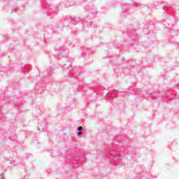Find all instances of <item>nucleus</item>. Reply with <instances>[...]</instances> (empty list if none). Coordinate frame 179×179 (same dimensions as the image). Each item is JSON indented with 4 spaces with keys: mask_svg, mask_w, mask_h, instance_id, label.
Returning <instances> with one entry per match:
<instances>
[{
    "mask_svg": "<svg viewBox=\"0 0 179 179\" xmlns=\"http://www.w3.org/2000/svg\"><path fill=\"white\" fill-rule=\"evenodd\" d=\"M123 150L117 151L115 149H112L108 151L106 157L109 161L110 164L113 166H118V162L121 161L122 159Z\"/></svg>",
    "mask_w": 179,
    "mask_h": 179,
    "instance_id": "nucleus-1",
    "label": "nucleus"
},
{
    "mask_svg": "<svg viewBox=\"0 0 179 179\" xmlns=\"http://www.w3.org/2000/svg\"><path fill=\"white\" fill-rule=\"evenodd\" d=\"M42 6L48 13H55V15H57L58 13V10L57 8L54 10L52 6L48 4L47 0L42 1Z\"/></svg>",
    "mask_w": 179,
    "mask_h": 179,
    "instance_id": "nucleus-2",
    "label": "nucleus"
},
{
    "mask_svg": "<svg viewBox=\"0 0 179 179\" xmlns=\"http://www.w3.org/2000/svg\"><path fill=\"white\" fill-rule=\"evenodd\" d=\"M45 79H47V76L43 77L41 79V82L38 83L36 85L35 90H37V94H41V93L45 90V89H44V87H45V85H44Z\"/></svg>",
    "mask_w": 179,
    "mask_h": 179,
    "instance_id": "nucleus-3",
    "label": "nucleus"
},
{
    "mask_svg": "<svg viewBox=\"0 0 179 179\" xmlns=\"http://www.w3.org/2000/svg\"><path fill=\"white\" fill-rule=\"evenodd\" d=\"M80 75V67L78 66H74L73 69H71L69 71V78H76Z\"/></svg>",
    "mask_w": 179,
    "mask_h": 179,
    "instance_id": "nucleus-4",
    "label": "nucleus"
},
{
    "mask_svg": "<svg viewBox=\"0 0 179 179\" xmlns=\"http://www.w3.org/2000/svg\"><path fill=\"white\" fill-rule=\"evenodd\" d=\"M59 55L57 56L54 55L52 57L53 58H57V59H60V58H64V57H68V54H69V50L65 49L64 47L60 48L59 49Z\"/></svg>",
    "mask_w": 179,
    "mask_h": 179,
    "instance_id": "nucleus-5",
    "label": "nucleus"
},
{
    "mask_svg": "<svg viewBox=\"0 0 179 179\" xmlns=\"http://www.w3.org/2000/svg\"><path fill=\"white\" fill-rule=\"evenodd\" d=\"M108 97L109 98V100H113L115 96H125V92H118L117 90H113L110 91L107 94Z\"/></svg>",
    "mask_w": 179,
    "mask_h": 179,
    "instance_id": "nucleus-6",
    "label": "nucleus"
},
{
    "mask_svg": "<svg viewBox=\"0 0 179 179\" xmlns=\"http://www.w3.org/2000/svg\"><path fill=\"white\" fill-rule=\"evenodd\" d=\"M64 22L65 23L68 22L69 23H71V24H76L80 22V18L78 17H72L71 16H67L66 20H65Z\"/></svg>",
    "mask_w": 179,
    "mask_h": 179,
    "instance_id": "nucleus-7",
    "label": "nucleus"
},
{
    "mask_svg": "<svg viewBox=\"0 0 179 179\" xmlns=\"http://www.w3.org/2000/svg\"><path fill=\"white\" fill-rule=\"evenodd\" d=\"M130 6H131L127 3H122L121 8H122V10L123 13H125V12H127V10H128V9H129Z\"/></svg>",
    "mask_w": 179,
    "mask_h": 179,
    "instance_id": "nucleus-8",
    "label": "nucleus"
},
{
    "mask_svg": "<svg viewBox=\"0 0 179 179\" xmlns=\"http://www.w3.org/2000/svg\"><path fill=\"white\" fill-rule=\"evenodd\" d=\"M21 69H22V73L24 74L29 73V71L30 70V66H23L21 68Z\"/></svg>",
    "mask_w": 179,
    "mask_h": 179,
    "instance_id": "nucleus-9",
    "label": "nucleus"
},
{
    "mask_svg": "<svg viewBox=\"0 0 179 179\" xmlns=\"http://www.w3.org/2000/svg\"><path fill=\"white\" fill-rule=\"evenodd\" d=\"M164 10H165V12H173L174 9L173 8V6L169 5L164 6Z\"/></svg>",
    "mask_w": 179,
    "mask_h": 179,
    "instance_id": "nucleus-10",
    "label": "nucleus"
},
{
    "mask_svg": "<svg viewBox=\"0 0 179 179\" xmlns=\"http://www.w3.org/2000/svg\"><path fill=\"white\" fill-rule=\"evenodd\" d=\"M46 71H47L48 76H51V75H52V73H54V69H52V67H49L46 70Z\"/></svg>",
    "mask_w": 179,
    "mask_h": 179,
    "instance_id": "nucleus-11",
    "label": "nucleus"
},
{
    "mask_svg": "<svg viewBox=\"0 0 179 179\" xmlns=\"http://www.w3.org/2000/svg\"><path fill=\"white\" fill-rule=\"evenodd\" d=\"M125 152L127 153L128 155H134V153H135V151H134V149L129 148V150L125 151Z\"/></svg>",
    "mask_w": 179,
    "mask_h": 179,
    "instance_id": "nucleus-12",
    "label": "nucleus"
},
{
    "mask_svg": "<svg viewBox=\"0 0 179 179\" xmlns=\"http://www.w3.org/2000/svg\"><path fill=\"white\" fill-rule=\"evenodd\" d=\"M69 161V163H73V164H76V163H79V161L78 159L76 160V162L73 160V158H71V157L69 158H68Z\"/></svg>",
    "mask_w": 179,
    "mask_h": 179,
    "instance_id": "nucleus-13",
    "label": "nucleus"
},
{
    "mask_svg": "<svg viewBox=\"0 0 179 179\" xmlns=\"http://www.w3.org/2000/svg\"><path fill=\"white\" fill-rule=\"evenodd\" d=\"M128 34L130 37H135V36H136V31H134L133 33H131L129 31H128Z\"/></svg>",
    "mask_w": 179,
    "mask_h": 179,
    "instance_id": "nucleus-14",
    "label": "nucleus"
},
{
    "mask_svg": "<svg viewBox=\"0 0 179 179\" xmlns=\"http://www.w3.org/2000/svg\"><path fill=\"white\" fill-rule=\"evenodd\" d=\"M1 72H4V73H8V68L6 67L1 68Z\"/></svg>",
    "mask_w": 179,
    "mask_h": 179,
    "instance_id": "nucleus-15",
    "label": "nucleus"
},
{
    "mask_svg": "<svg viewBox=\"0 0 179 179\" xmlns=\"http://www.w3.org/2000/svg\"><path fill=\"white\" fill-rule=\"evenodd\" d=\"M78 132H82V131H83V127L79 126L78 127Z\"/></svg>",
    "mask_w": 179,
    "mask_h": 179,
    "instance_id": "nucleus-16",
    "label": "nucleus"
},
{
    "mask_svg": "<svg viewBox=\"0 0 179 179\" xmlns=\"http://www.w3.org/2000/svg\"><path fill=\"white\" fill-rule=\"evenodd\" d=\"M67 61H68V62H72V61H73V58L68 57Z\"/></svg>",
    "mask_w": 179,
    "mask_h": 179,
    "instance_id": "nucleus-17",
    "label": "nucleus"
},
{
    "mask_svg": "<svg viewBox=\"0 0 179 179\" xmlns=\"http://www.w3.org/2000/svg\"><path fill=\"white\" fill-rule=\"evenodd\" d=\"M77 135H78V136H80V135H82V131H78L77 133Z\"/></svg>",
    "mask_w": 179,
    "mask_h": 179,
    "instance_id": "nucleus-18",
    "label": "nucleus"
},
{
    "mask_svg": "<svg viewBox=\"0 0 179 179\" xmlns=\"http://www.w3.org/2000/svg\"><path fill=\"white\" fill-rule=\"evenodd\" d=\"M82 90V86L78 85V92H80Z\"/></svg>",
    "mask_w": 179,
    "mask_h": 179,
    "instance_id": "nucleus-19",
    "label": "nucleus"
},
{
    "mask_svg": "<svg viewBox=\"0 0 179 179\" xmlns=\"http://www.w3.org/2000/svg\"><path fill=\"white\" fill-rule=\"evenodd\" d=\"M14 12H15V13H19V9H16V8H15V9H14Z\"/></svg>",
    "mask_w": 179,
    "mask_h": 179,
    "instance_id": "nucleus-20",
    "label": "nucleus"
},
{
    "mask_svg": "<svg viewBox=\"0 0 179 179\" xmlns=\"http://www.w3.org/2000/svg\"><path fill=\"white\" fill-rule=\"evenodd\" d=\"M83 24H84V26H87V22H83Z\"/></svg>",
    "mask_w": 179,
    "mask_h": 179,
    "instance_id": "nucleus-21",
    "label": "nucleus"
},
{
    "mask_svg": "<svg viewBox=\"0 0 179 179\" xmlns=\"http://www.w3.org/2000/svg\"><path fill=\"white\" fill-rule=\"evenodd\" d=\"M9 52H13V48L8 50Z\"/></svg>",
    "mask_w": 179,
    "mask_h": 179,
    "instance_id": "nucleus-22",
    "label": "nucleus"
},
{
    "mask_svg": "<svg viewBox=\"0 0 179 179\" xmlns=\"http://www.w3.org/2000/svg\"><path fill=\"white\" fill-rule=\"evenodd\" d=\"M87 52H92V50L90 49H87Z\"/></svg>",
    "mask_w": 179,
    "mask_h": 179,
    "instance_id": "nucleus-23",
    "label": "nucleus"
},
{
    "mask_svg": "<svg viewBox=\"0 0 179 179\" xmlns=\"http://www.w3.org/2000/svg\"><path fill=\"white\" fill-rule=\"evenodd\" d=\"M69 167H70V169H72V167H73V166H72L71 164H69Z\"/></svg>",
    "mask_w": 179,
    "mask_h": 179,
    "instance_id": "nucleus-24",
    "label": "nucleus"
},
{
    "mask_svg": "<svg viewBox=\"0 0 179 179\" xmlns=\"http://www.w3.org/2000/svg\"><path fill=\"white\" fill-rule=\"evenodd\" d=\"M63 68H64V69H65V68H66V69H68V67H65V66H64Z\"/></svg>",
    "mask_w": 179,
    "mask_h": 179,
    "instance_id": "nucleus-25",
    "label": "nucleus"
},
{
    "mask_svg": "<svg viewBox=\"0 0 179 179\" xmlns=\"http://www.w3.org/2000/svg\"><path fill=\"white\" fill-rule=\"evenodd\" d=\"M122 61H125V59H124V58H122Z\"/></svg>",
    "mask_w": 179,
    "mask_h": 179,
    "instance_id": "nucleus-26",
    "label": "nucleus"
},
{
    "mask_svg": "<svg viewBox=\"0 0 179 179\" xmlns=\"http://www.w3.org/2000/svg\"><path fill=\"white\" fill-rule=\"evenodd\" d=\"M33 96H34V94H31V97H33Z\"/></svg>",
    "mask_w": 179,
    "mask_h": 179,
    "instance_id": "nucleus-27",
    "label": "nucleus"
},
{
    "mask_svg": "<svg viewBox=\"0 0 179 179\" xmlns=\"http://www.w3.org/2000/svg\"><path fill=\"white\" fill-rule=\"evenodd\" d=\"M38 131H41V129H40V128H39V127H38Z\"/></svg>",
    "mask_w": 179,
    "mask_h": 179,
    "instance_id": "nucleus-28",
    "label": "nucleus"
},
{
    "mask_svg": "<svg viewBox=\"0 0 179 179\" xmlns=\"http://www.w3.org/2000/svg\"><path fill=\"white\" fill-rule=\"evenodd\" d=\"M178 89H179V84L178 85Z\"/></svg>",
    "mask_w": 179,
    "mask_h": 179,
    "instance_id": "nucleus-29",
    "label": "nucleus"
},
{
    "mask_svg": "<svg viewBox=\"0 0 179 179\" xmlns=\"http://www.w3.org/2000/svg\"><path fill=\"white\" fill-rule=\"evenodd\" d=\"M8 1V2H9L10 0H7Z\"/></svg>",
    "mask_w": 179,
    "mask_h": 179,
    "instance_id": "nucleus-30",
    "label": "nucleus"
}]
</instances>
